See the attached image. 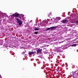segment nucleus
Here are the masks:
<instances>
[{
    "mask_svg": "<svg viewBox=\"0 0 78 78\" xmlns=\"http://www.w3.org/2000/svg\"><path fill=\"white\" fill-rule=\"evenodd\" d=\"M67 47L66 46H62L61 47H58V48H55V49H53V51H56L58 53H60V52H62L63 51V49H66L67 48Z\"/></svg>",
    "mask_w": 78,
    "mask_h": 78,
    "instance_id": "nucleus-1",
    "label": "nucleus"
},
{
    "mask_svg": "<svg viewBox=\"0 0 78 78\" xmlns=\"http://www.w3.org/2000/svg\"><path fill=\"white\" fill-rule=\"evenodd\" d=\"M12 16L13 17H17L19 16H21L19 17L20 19H21V20H25V18H24V15L22 14L19 15V13L16 12L15 13L13 14Z\"/></svg>",
    "mask_w": 78,
    "mask_h": 78,
    "instance_id": "nucleus-2",
    "label": "nucleus"
},
{
    "mask_svg": "<svg viewBox=\"0 0 78 78\" xmlns=\"http://www.w3.org/2000/svg\"><path fill=\"white\" fill-rule=\"evenodd\" d=\"M7 16V14L3 13L2 12L0 11V19H4L6 18V17Z\"/></svg>",
    "mask_w": 78,
    "mask_h": 78,
    "instance_id": "nucleus-3",
    "label": "nucleus"
},
{
    "mask_svg": "<svg viewBox=\"0 0 78 78\" xmlns=\"http://www.w3.org/2000/svg\"><path fill=\"white\" fill-rule=\"evenodd\" d=\"M70 75H72L73 77V78H78V74H76V73H75V72H73V74L72 75V74H70Z\"/></svg>",
    "mask_w": 78,
    "mask_h": 78,
    "instance_id": "nucleus-4",
    "label": "nucleus"
},
{
    "mask_svg": "<svg viewBox=\"0 0 78 78\" xmlns=\"http://www.w3.org/2000/svg\"><path fill=\"white\" fill-rule=\"evenodd\" d=\"M16 19L17 21V23L19 25H21L22 24V22L20 20H19L18 18H15Z\"/></svg>",
    "mask_w": 78,
    "mask_h": 78,
    "instance_id": "nucleus-5",
    "label": "nucleus"
},
{
    "mask_svg": "<svg viewBox=\"0 0 78 78\" xmlns=\"http://www.w3.org/2000/svg\"><path fill=\"white\" fill-rule=\"evenodd\" d=\"M72 42H72V44H75V43H78V40H77L76 39H75L74 40H72Z\"/></svg>",
    "mask_w": 78,
    "mask_h": 78,
    "instance_id": "nucleus-6",
    "label": "nucleus"
},
{
    "mask_svg": "<svg viewBox=\"0 0 78 78\" xmlns=\"http://www.w3.org/2000/svg\"><path fill=\"white\" fill-rule=\"evenodd\" d=\"M61 22L64 23H66L68 22V20H64L61 21Z\"/></svg>",
    "mask_w": 78,
    "mask_h": 78,
    "instance_id": "nucleus-7",
    "label": "nucleus"
},
{
    "mask_svg": "<svg viewBox=\"0 0 78 78\" xmlns=\"http://www.w3.org/2000/svg\"><path fill=\"white\" fill-rule=\"evenodd\" d=\"M34 53H36V51H34V52H29V55H33V54H34Z\"/></svg>",
    "mask_w": 78,
    "mask_h": 78,
    "instance_id": "nucleus-8",
    "label": "nucleus"
},
{
    "mask_svg": "<svg viewBox=\"0 0 78 78\" xmlns=\"http://www.w3.org/2000/svg\"><path fill=\"white\" fill-rule=\"evenodd\" d=\"M42 52V51H41V49H38L37 50V53H40Z\"/></svg>",
    "mask_w": 78,
    "mask_h": 78,
    "instance_id": "nucleus-9",
    "label": "nucleus"
},
{
    "mask_svg": "<svg viewBox=\"0 0 78 78\" xmlns=\"http://www.w3.org/2000/svg\"><path fill=\"white\" fill-rule=\"evenodd\" d=\"M50 27V30H54V29H55V28H56V27Z\"/></svg>",
    "mask_w": 78,
    "mask_h": 78,
    "instance_id": "nucleus-10",
    "label": "nucleus"
},
{
    "mask_svg": "<svg viewBox=\"0 0 78 78\" xmlns=\"http://www.w3.org/2000/svg\"><path fill=\"white\" fill-rule=\"evenodd\" d=\"M71 47H76V46L78 45V44H71Z\"/></svg>",
    "mask_w": 78,
    "mask_h": 78,
    "instance_id": "nucleus-11",
    "label": "nucleus"
},
{
    "mask_svg": "<svg viewBox=\"0 0 78 78\" xmlns=\"http://www.w3.org/2000/svg\"><path fill=\"white\" fill-rule=\"evenodd\" d=\"M3 41H0V45H3Z\"/></svg>",
    "mask_w": 78,
    "mask_h": 78,
    "instance_id": "nucleus-12",
    "label": "nucleus"
},
{
    "mask_svg": "<svg viewBox=\"0 0 78 78\" xmlns=\"http://www.w3.org/2000/svg\"><path fill=\"white\" fill-rule=\"evenodd\" d=\"M57 22H58V20L57 19H56L55 20L54 22L55 23H57Z\"/></svg>",
    "mask_w": 78,
    "mask_h": 78,
    "instance_id": "nucleus-13",
    "label": "nucleus"
},
{
    "mask_svg": "<svg viewBox=\"0 0 78 78\" xmlns=\"http://www.w3.org/2000/svg\"><path fill=\"white\" fill-rule=\"evenodd\" d=\"M74 73H76V74H77V75H78V69L76 70L74 72Z\"/></svg>",
    "mask_w": 78,
    "mask_h": 78,
    "instance_id": "nucleus-14",
    "label": "nucleus"
},
{
    "mask_svg": "<svg viewBox=\"0 0 78 78\" xmlns=\"http://www.w3.org/2000/svg\"><path fill=\"white\" fill-rule=\"evenodd\" d=\"M34 30L35 31H37V30H39V29H38L37 28H36V27L35 29H34Z\"/></svg>",
    "mask_w": 78,
    "mask_h": 78,
    "instance_id": "nucleus-15",
    "label": "nucleus"
},
{
    "mask_svg": "<svg viewBox=\"0 0 78 78\" xmlns=\"http://www.w3.org/2000/svg\"><path fill=\"white\" fill-rule=\"evenodd\" d=\"M56 19H57L58 20H59L61 19V18L59 17H57L56 18Z\"/></svg>",
    "mask_w": 78,
    "mask_h": 78,
    "instance_id": "nucleus-16",
    "label": "nucleus"
},
{
    "mask_svg": "<svg viewBox=\"0 0 78 78\" xmlns=\"http://www.w3.org/2000/svg\"><path fill=\"white\" fill-rule=\"evenodd\" d=\"M39 58H42V55H41V54H40L39 56Z\"/></svg>",
    "mask_w": 78,
    "mask_h": 78,
    "instance_id": "nucleus-17",
    "label": "nucleus"
},
{
    "mask_svg": "<svg viewBox=\"0 0 78 78\" xmlns=\"http://www.w3.org/2000/svg\"><path fill=\"white\" fill-rule=\"evenodd\" d=\"M50 30V28H48V29H46V31H48V30Z\"/></svg>",
    "mask_w": 78,
    "mask_h": 78,
    "instance_id": "nucleus-18",
    "label": "nucleus"
},
{
    "mask_svg": "<svg viewBox=\"0 0 78 78\" xmlns=\"http://www.w3.org/2000/svg\"><path fill=\"white\" fill-rule=\"evenodd\" d=\"M37 33H38V32H35L34 33V34H37Z\"/></svg>",
    "mask_w": 78,
    "mask_h": 78,
    "instance_id": "nucleus-19",
    "label": "nucleus"
},
{
    "mask_svg": "<svg viewBox=\"0 0 78 78\" xmlns=\"http://www.w3.org/2000/svg\"><path fill=\"white\" fill-rule=\"evenodd\" d=\"M12 55H14L15 53L14 52H12Z\"/></svg>",
    "mask_w": 78,
    "mask_h": 78,
    "instance_id": "nucleus-20",
    "label": "nucleus"
},
{
    "mask_svg": "<svg viewBox=\"0 0 78 78\" xmlns=\"http://www.w3.org/2000/svg\"><path fill=\"white\" fill-rule=\"evenodd\" d=\"M77 39H78V34H77Z\"/></svg>",
    "mask_w": 78,
    "mask_h": 78,
    "instance_id": "nucleus-21",
    "label": "nucleus"
},
{
    "mask_svg": "<svg viewBox=\"0 0 78 78\" xmlns=\"http://www.w3.org/2000/svg\"><path fill=\"white\" fill-rule=\"evenodd\" d=\"M36 61H39V59H37L36 60Z\"/></svg>",
    "mask_w": 78,
    "mask_h": 78,
    "instance_id": "nucleus-22",
    "label": "nucleus"
},
{
    "mask_svg": "<svg viewBox=\"0 0 78 78\" xmlns=\"http://www.w3.org/2000/svg\"><path fill=\"white\" fill-rule=\"evenodd\" d=\"M46 23H48V21L47 20H46Z\"/></svg>",
    "mask_w": 78,
    "mask_h": 78,
    "instance_id": "nucleus-23",
    "label": "nucleus"
},
{
    "mask_svg": "<svg viewBox=\"0 0 78 78\" xmlns=\"http://www.w3.org/2000/svg\"><path fill=\"white\" fill-rule=\"evenodd\" d=\"M0 78H2V76H1V75L0 74Z\"/></svg>",
    "mask_w": 78,
    "mask_h": 78,
    "instance_id": "nucleus-24",
    "label": "nucleus"
},
{
    "mask_svg": "<svg viewBox=\"0 0 78 78\" xmlns=\"http://www.w3.org/2000/svg\"><path fill=\"white\" fill-rule=\"evenodd\" d=\"M38 64H40V62H37Z\"/></svg>",
    "mask_w": 78,
    "mask_h": 78,
    "instance_id": "nucleus-25",
    "label": "nucleus"
},
{
    "mask_svg": "<svg viewBox=\"0 0 78 78\" xmlns=\"http://www.w3.org/2000/svg\"><path fill=\"white\" fill-rule=\"evenodd\" d=\"M8 47V46H6V45L5 46V47Z\"/></svg>",
    "mask_w": 78,
    "mask_h": 78,
    "instance_id": "nucleus-26",
    "label": "nucleus"
},
{
    "mask_svg": "<svg viewBox=\"0 0 78 78\" xmlns=\"http://www.w3.org/2000/svg\"><path fill=\"white\" fill-rule=\"evenodd\" d=\"M77 52H78V50H77Z\"/></svg>",
    "mask_w": 78,
    "mask_h": 78,
    "instance_id": "nucleus-27",
    "label": "nucleus"
},
{
    "mask_svg": "<svg viewBox=\"0 0 78 78\" xmlns=\"http://www.w3.org/2000/svg\"><path fill=\"white\" fill-rule=\"evenodd\" d=\"M48 17H49V15H48Z\"/></svg>",
    "mask_w": 78,
    "mask_h": 78,
    "instance_id": "nucleus-28",
    "label": "nucleus"
},
{
    "mask_svg": "<svg viewBox=\"0 0 78 78\" xmlns=\"http://www.w3.org/2000/svg\"><path fill=\"white\" fill-rule=\"evenodd\" d=\"M49 56H50V57H51V56H50V55H49Z\"/></svg>",
    "mask_w": 78,
    "mask_h": 78,
    "instance_id": "nucleus-29",
    "label": "nucleus"
},
{
    "mask_svg": "<svg viewBox=\"0 0 78 78\" xmlns=\"http://www.w3.org/2000/svg\"><path fill=\"white\" fill-rule=\"evenodd\" d=\"M54 54H55V55H56V54H55V53H54Z\"/></svg>",
    "mask_w": 78,
    "mask_h": 78,
    "instance_id": "nucleus-30",
    "label": "nucleus"
}]
</instances>
